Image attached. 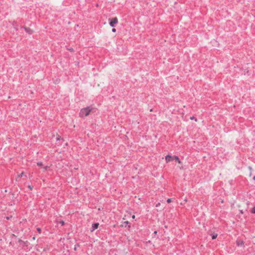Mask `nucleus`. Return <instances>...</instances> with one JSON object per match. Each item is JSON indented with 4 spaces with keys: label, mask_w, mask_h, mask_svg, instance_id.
Returning <instances> with one entry per match:
<instances>
[{
    "label": "nucleus",
    "mask_w": 255,
    "mask_h": 255,
    "mask_svg": "<svg viewBox=\"0 0 255 255\" xmlns=\"http://www.w3.org/2000/svg\"><path fill=\"white\" fill-rule=\"evenodd\" d=\"M49 168V166H46L43 167V169L45 171H46V170H47Z\"/></svg>",
    "instance_id": "nucleus-9"
},
{
    "label": "nucleus",
    "mask_w": 255,
    "mask_h": 255,
    "mask_svg": "<svg viewBox=\"0 0 255 255\" xmlns=\"http://www.w3.org/2000/svg\"><path fill=\"white\" fill-rule=\"evenodd\" d=\"M252 213L255 214V207H254L252 210Z\"/></svg>",
    "instance_id": "nucleus-11"
},
{
    "label": "nucleus",
    "mask_w": 255,
    "mask_h": 255,
    "mask_svg": "<svg viewBox=\"0 0 255 255\" xmlns=\"http://www.w3.org/2000/svg\"><path fill=\"white\" fill-rule=\"evenodd\" d=\"M237 245L238 246H243L244 244V242L242 240H239V241H237Z\"/></svg>",
    "instance_id": "nucleus-5"
},
{
    "label": "nucleus",
    "mask_w": 255,
    "mask_h": 255,
    "mask_svg": "<svg viewBox=\"0 0 255 255\" xmlns=\"http://www.w3.org/2000/svg\"><path fill=\"white\" fill-rule=\"evenodd\" d=\"M10 218H11V217H7L6 218L7 220H9V219H10Z\"/></svg>",
    "instance_id": "nucleus-22"
},
{
    "label": "nucleus",
    "mask_w": 255,
    "mask_h": 255,
    "mask_svg": "<svg viewBox=\"0 0 255 255\" xmlns=\"http://www.w3.org/2000/svg\"><path fill=\"white\" fill-rule=\"evenodd\" d=\"M254 179L255 180V176L254 177Z\"/></svg>",
    "instance_id": "nucleus-27"
},
{
    "label": "nucleus",
    "mask_w": 255,
    "mask_h": 255,
    "mask_svg": "<svg viewBox=\"0 0 255 255\" xmlns=\"http://www.w3.org/2000/svg\"><path fill=\"white\" fill-rule=\"evenodd\" d=\"M24 174L23 172L21 173L20 174L18 175V177H22Z\"/></svg>",
    "instance_id": "nucleus-13"
},
{
    "label": "nucleus",
    "mask_w": 255,
    "mask_h": 255,
    "mask_svg": "<svg viewBox=\"0 0 255 255\" xmlns=\"http://www.w3.org/2000/svg\"><path fill=\"white\" fill-rule=\"evenodd\" d=\"M94 110V108L92 106H88L82 108L80 113L79 116L81 118H85L90 115L92 111Z\"/></svg>",
    "instance_id": "nucleus-1"
},
{
    "label": "nucleus",
    "mask_w": 255,
    "mask_h": 255,
    "mask_svg": "<svg viewBox=\"0 0 255 255\" xmlns=\"http://www.w3.org/2000/svg\"><path fill=\"white\" fill-rule=\"evenodd\" d=\"M184 201H185V202H187V199H184Z\"/></svg>",
    "instance_id": "nucleus-23"
},
{
    "label": "nucleus",
    "mask_w": 255,
    "mask_h": 255,
    "mask_svg": "<svg viewBox=\"0 0 255 255\" xmlns=\"http://www.w3.org/2000/svg\"><path fill=\"white\" fill-rule=\"evenodd\" d=\"M160 205V203H157V204L156 205V207H159Z\"/></svg>",
    "instance_id": "nucleus-16"
},
{
    "label": "nucleus",
    "mask_w": 255,
    "mask_h": 255,
    "mask_svg": "<svg viewBox=\"0 0 255 255\" xmlns=\"http://www.w3.org/2000/svg\"><path fill=\"white\" fill-rule=\"evenodd\" d=\"M135 215H132V219H134V218H135Z\"/></svg>",
    "instance_id": "nucleus-21"
},
{
    "label": "nucleus",
    "mask_w": 255,
    "mask_h": 255,
    "mask_svg": "<svg viewBox=\"0 0 255 255\" xmlns=\"http://www.w3.org/2000/svg\"><path fill=\"white\" fill-rule=\"evenodd\" d=\"M99 226V224L98 223L93 224L92 227V229L91 230V232H93L95 230L97 229L98 228Z\"/></svg>",
    "instance_id": "nucleus-4"
},
{
    "label": "nucleus",
    "mask_w": 255,
    "mask_h": 255,
    "mask_svg": "<svg viewBox=\"0 0 255 255\" xmlns=\"http://www.w3.org/2000/svg\"><path fill=\"white\" fill-rule=\"evenodd\" d=\"M217 234H214L212 236V238L213 240H214L215 239H216V238L217 237Z\"/></svg>",
    "instance_id": "nucleus-8"
},
{
    "label": "nucleus",
    "mask_w": 255,
    "mask_h": 255,
    "mask_svg": "<svg viewBox=\"0 0 255 255\" xmlns=\"http://www.w3.org/2000/svg\"><path fill=\"white\" fill-rule=\"evenodd\" d=\"M25 30L29 34H31L33 33V31L29 28H25Z\"/></svg>",
    "instance_id": "nucleus-6"
},
{
    "label": "nucleus",
    "mask_w": 255,
    "mask_h": 255,
    "mask_svg": "<svg viewBox=\"0 0 255 255\" xmlns=\"http://www.w3.org/2000/svg\"><path fill=\"white\" fill-rule=\"evenodd\" d=\"M171 201H171V199H168L167 200V203H169L171 202Z\"/></svg>",
    "instance_id": "nucleus-14"
},
{
    "label": "nucleus",
    "mask_w": 255,
    "mask_h": 255,
    "mask_svg": "<svg viewBox=\"0 0 255 255\" xmlns=\"http://www.w3.org/2000/svg\"><path fill=\"white\" fill-rule=\"evenodd\" d=\"M173 158L179 164H180L181 163V161L180 160L179 158H178V156H174L173 157Z\"/></svg>",
    "instance_id": "nucleus-7"
},
{
    "label": "nucleus",
    "mask_w": 255,
    "mask_h": 255,
    "mask_svg": "<svg viewBox=\"0 0 255 255\" xmlns=\"http://www.w3.org/2000/svg\"><path fill=\"white\" fill-rule=\"evenodd\" d=\"M37 231H38V232H39V233H40V232H41V230H40V228H38V229H37Z\"/></svg>",
    "instance_id": "nucleus-19"
},
{
    "label": "nucleus",
    "mask_w": 255,
    "mask_h": 255,
    "mask_svg": "<svg viewBox=\"0 0 255 255\" xmlns=\"http://www.w3.org/2000/svg\"><path fill=\"white\" fill-rule=\"evenodd\" d=\"M190 119H191V120H194L196 122H197V119H196V118H195V117H191L190 118Z\"/></svg>",
    "instance_id": "nucleus-12"
},
{
    "label": "nucleus",
    "mask_w": 255,
    "mask_h": 255,
    "mask_svg": "<svg viewBox=\"0 0 255 255\" xmlns=\"http://www.w3.org/2000/svg\"><path fill=\"white\" fill-rule=\"evenodd\" d=\"M240 212H241V214H243V211H242V210H241V211H240Z\"/></svg>",
    "instance_id": "nucleus-24"
},
{
    "label": "nucleus",
    "mask_w": 255,
    "mask_h": 255,
    "mask_svg": "<svg viewBox=\"0 0 255 255\" xmlns=\"http://www.w3.org/2000/svg\"><path fill=\"white\" fill-rule=\"evenodd\" d=\"M28 188H29L30 190H31V189H32V187H31L30 186H28Z\"/></svg>",
    "instance_id": "nucleus-20"
},
{
    "label": "nucleus",
    "mask_w": 255,
    "mask_h": 255,
    "mask_svg": "<svg viewBox=\"0 0 255 255\" xmlns=\"http://www.w3.org/2000/svg\"><path fill=\"white\" fill-rule=\"evenodd\" d=\"M128 223H129V222H128V221H125V222H124V224H125V225H127V224H128Z\"/></svg>",
    "instance_id": "nucleus-18"
},
{
    "label": "nucleus",
    "mask_w": 255,
    "mask_h": 255,
    "mask_svg": "<svg viewBox=\"0 0 255 255\" xmlns=\"http://www.w3.org/2000/svg\"><path fill=\"white\" fill-rule=\"evenodd\" d=\"M157 231H154V234H157Z\"/></svg>",
    "instance_id": "nucleus-25"
},
{
    "label": "nucleus",
    "mask_w": 255,
    "mask_h": 255,
    "mask_svg": "<svg viewBox=\"0 0 255 255\" xmlns=\"http://www.w3.org/2000/svg\"><path fill=\"white\" fill-rule=\"evenodd\" d=\"M33 240H35V237H33Z\"/></svg>",
    "instance_id": "nucleus-26"
},
{
    "label": "nucleus",
    "mask_w": 255,
    "mask_h": 255,
    "mask_svg": "<svg viewBox=\"0 0 255 255\" xmlns=\"http://www.w3.org/2000/svg\"><path fill=\"white\" fill-rule=\"evenodd\" d=\"M173 158L170 155H167L165 156V161L167 163L171 161Z\"/></svg>",
    "instance_id": "nucleus-3"
},
{
    "label": "nucleus",
    "mask_w": 255,
    "mask_h": 255,
    "mask_svg": "<svg viewBox=\"0 0 255 255\" xmlns=\"http://www.w3.org/2000/svg\"><path fill=\"white\" fill-rule=\"evenodd\" d=\"M110 25L112 27H115L116 24L118 22V19L117 17H114L109 19Z\"/></svg>",
    "instance_id": "nucleus-2"
},
{
    "label": "nucleus",
    "mask_w": 255,
    "mask_h": 255,
    "mask_svg": "<svg viewBox=\"0 0 255 255\" xmlns=\"http://www.w3.org/2000/svg\"><path fill=\"white\" fill-rule=\"evenodd\" d=\"M37 165H38V166H42V165H43L42 163V162H38V163H37Z\"/></svg>",
    "instance_id": "nucleus-10"
},
{
    "label": "nucleus",
    "mask_w": 255,
    "mask_h": 255,
    "mask_svg": "<svg viewBox=\"0 0 255 255\" xmlns=\"http://www.w3.org/2000/svg\"><path fill=\"white\" fill-rule=\"evenodd\" d=\"M60 223L61 224V225L62 226H63L64 224V222L63 221H61L60 222Z\"/></svg>",
    "instance_id": "nucleus-15"
},
{
    "label": "nucleus",
    "mask_w": 255,
    "mask_h": 255,
    "mask_svg": "<svg viewBox=\"0 0 255 255\" xmlns=\"http://www.w3.org/2000/svg\"><path fill=\"white\" fill-rule=\"evenodd\" d=\"M112 31L115 32L116 31V29L115 28H114L112 29Z\"/></svg>",
    "instance_id": "nucleus-17"
}]
</instances>
